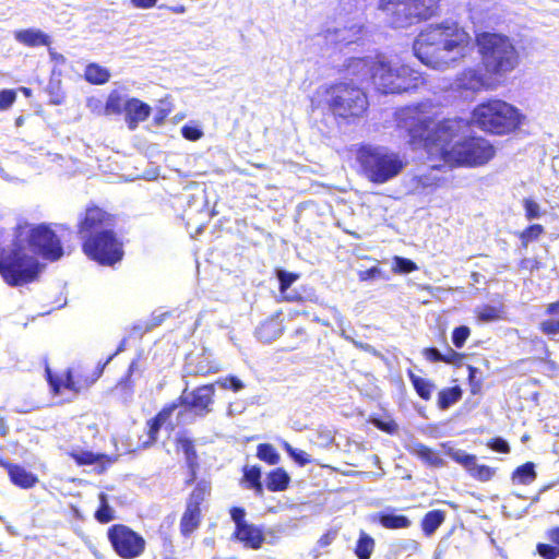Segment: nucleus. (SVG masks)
I'll return each mask as SVG.
<instances>
[{
  "instance_id": "nucleus-1",
  "label": "nucleus",
  "mask_w": 559,
  "mask_h": 559,
  "mask_svg": "<svg viewBox=\"0 0 559 559\" xmlns=\"http://www.w3.org/2000/svg\"><path fill=\"white\" fill-rule=\"evenodd\" d=\"M430 105L406 107L399 118V127L408 135L413 148H424L444 163L457 167L476 168L488 164L496 155L493 144L481 135H466L452 146L447 144L457 135L464 124L462 118H444L435 122Z\"/></svg>"
},
{
  "instance_id": "nucleus-2",
  "label": "nucleus",
  "mask_w": 559,
  "mask_h": 559,
  "mask_svg": "<svg viewBox=\"0 0 559 559\" xmlns=\"http://www.w3.org/2000/svg\"><path fill=\"white\" fill-rule=\"evenodd\" d=\"M116 215L96 202H88L79 213L76 234L81 250L102 266H114L124 255L123 242L115 231Z\"/></svg>"
},
{
  "instance_id": "nucleus-3",
  "label": "nucleus",
  "mask_w": 559,
  "mask_h": 559,
  "mask_svg": "<svg viewBox=\"0 0 559 559\" xmlns=\"http://www.w3.org/2000/svg\"><path fill=\"white\" fill-rule=\"evenodd\" d=\"M471 46V35L457 23H441L420 32L414 41V52L424 64L441 69L449 64L450 53H464Z\"/></svg>"
},
{
  "instance_id": "nucleus-4",
  "label": "nucleus",
  "mask_w": 559,
  "mask_h": 559,
  "mask_svg": "<svg viewBox=\"0 0 559 559\" xmlns=\"http://www.w3.org/2000/svg\"><path fill=\"white\" fill-rule=\"evenodd\" d=\"M312 107L324 108L334 119L349 123L367 114L369 99L359 85L352 81H338L318 87Z\"/></svg>"
},
{
  "instance_id": "nucleus-5",
  "label": "nucleus",
  "mask_w": 559,
  "mask_h": 559,
  "mask_svg": "<svg viewBox=\"0 0 559 559\" xmlns=\"http://www.w3.org/2000/svg\"><path fill=\"white\" fill-rule=\"evenodd\" d=\"M475 45L484 70L503 84L520 63V55L511 39L500 33L480 32L475 35Z\"/></svg>"
},
{
  "instance_id": "nucleus-6",
  "label": "nucleus",
  "mask_w": 559,
  "mask_h": 559,
  "mask_svg": "<svg viewBox=\"0 0 559 559\" xmlns=\"http://www.w3.org/2000/svg\"><path fill=\"white\" fill-rule=\"evenodd\" d=\"M472 121L484 132L506 135L521 127L523 115L516 107L502 99L489 98L473 109Z\"/></svg>"
},
{
  "instance_id": "nucleus-7",
  "label": "nucleus",
  "mask_w": 559,
  "mask_h": 559,
  "mask_svg": "<svg viewBox=\"0 0 559 559\" xmlns=\"http://www.w3.org/2000/svg\"><path fill=\"white\" fill-rule=\"evenodd\" d=\"M357 162L367 179L376 185L384 183L396 177L404 167L396 153L371 145H362L358 148Z\"/></svg>"
},
{
  "instance_id": "nucleus-8",
  "label": "nucleus",
  "mask_w": 559,
  "mask_h": 559,
  "mask_svg": "<svg viewBox=\"0 0 559 559\" xmlns=\"http://www.w3.org/2000/svg\"><path fill=\"white\" fill-rule=\"evenodd\" d=\"M371 78L382 94L408 92L424 82L420 74L411 67L386 61H377L372 64Z\"/></svg>"
},
{
  "instance_id": "nucleus-9",
  "label": "nucleus",
  "mask_w": 559,
  "mask_h": 559,
  "mask_svg": "<svg viewBox=\"0 0 559 559\" xmlns=\"http://www.w3.org/2000/svg\"><path fill=\"white\" fill-rule=\"evenodd\" d=\"M105 364L91 368L87 364H76L68 368L63 374L55 373L45 362V377L52 395H59L62 390L80 394L88 390L103 374Z\"/></svg>"
},
{
  "instance_id": "nucleus-10",
  "label": "nucleus",
  "mask_w": 559,
  "mask_h": 559,
  "mask_svg": "<svg viewBox=\"0 0 559 559\" xmlns=\"http://www.w3.org/2000/svg\"><path fill=\"white\" fill-rule=\"evenodd\" d=\"M106 536L111 549L121 559H136L146 549L145 538L127 524H112L108 527Z\"/></svg>"
},
{
  "instance_id": "nucleus-11",
  "label": "nucleus",
  "mask_w": 559,
  "mask_h": 559,
  "mask_svg": "<svg viewBox=\"0 0 559 559\" xmlns=\"http://www.w3.org/2000/svg\"><path fill=\"white\" fill-rule=\"evenodd\" d=\"M210 493L211 484L206 480L198 481L189 493L179 521V531L183 538L191 537L201 526L203 520L202 506Z\"/></svg>"
},
{
  "instance_id": "nucleus-12",
  "label": "nucleus",
  "mask_w": 559,
  "mask_h": 559,
  "mask_svg": "<svg viewBox=\"0 0 559 559\" xmlns=\"http://www.w3.org/2000/svg\"><path fill=\"white\" fill-rule=\"evenodd\" d=\"M230 519L235 523L231 538L240 543L245 548L259 550L265 543V535L262 527L249 523L246 520V510L242 507H231Z\"/></svg>"
},
{
  "instance_id": "nucleus-13",
  "label": "nucleus",
  "mask_w": 559,
  "mask_h": 559,
  "mask_svg": "<svg viewBox=\"0 0 559 559\" xmlns=\"http://www.w3.org/2000/svg\"><path fill=\"white\" fill-rule=\"evenodd\" d=\"M456 87L461 91L478 93L483 91H495L502 83L490 72H483L474 67L463 69L455 79Z\"/></svg>"
},
{
  "instance_id": "nucleus-14",
  "label": "nucleus",
  "mask_w": 559,
  "mask_h": 559,
  "mask_svg": "<svg viewBox=\"0 0 559 559\" xmlns=\"http://www.w3.org/2000/svg\"><path fill=\"white\" fill-rule=\"evenodd\" d=\"M215 388L214 384H202L190 392L185 390L178 397L180 406H185L195 416L204 417L212 412L214 404Z\"/></svg>"
},
{
  "instance_id": "nucleus-15",
  "label": "nucleus",
  "mask_w": 559,
  "mask_h": 559,
  "mask_svg": "<svg viewBox=\"0 0 559 559\" xmlns=\"http://www.w3.org/2000/svg\"><path fill=\"white\" fill-rule=\"evenodd\" d=\"M64 254L63 246L50 224H37V255L49 262H56Z\"/></svg>"
},
{
  "instance_id": "nucleus-16",
  "label": "nucleus",
  "mask_w": 559,
  "mask_h": 559,
  "mask_svg": "<svg viewBox=\"0 0 559 559\" xmlns=\"http://www.w3.org/2000/svg\"><path fill=\"white\" fill-rule=\"evenodd\" d=\"M450 457L462 465L468 475L477 481L487 483L491 480L497 472V468L485 464H478L475 454L466 453L465 451H448Z\"/></svg>"
},
{
  "instance_id": "nucleus-17",
  "label": "nucleus",
  "mask_w": 559,
  "mask_h": 559,
  "mask_svg": "<svg viewBox=\"0 0 559 559\" xmlns=\"http://www.w3.org/2000/svg\"><path fill=\"white\" fill-rule=\"evenodd\" d=\"M67 454L79 466L95 465V471L98 474L106 472L115 462V457L108 454L94 453L92 451L83 450L80 448H73Z\"/></svg>"
},
{
  "instance_id": "nucleus-18",
  "label": "nucleus",
  "mask_w": 559,
  "mask_h": 559,
  "mask_svg": "<svg viewBox=\"0 0 559 559\" xmlns=\"http://www.w3.org/2000/svg\"><path fill=\"white\" fill-rule=\"evenodd\" d=\"M150 115V105L135 97L127 99L124 116L130 130L136 129L139 123L145 121Z\"/></svg>"
},
{
  "instance_id": "nucleus-19",
  "label": "nucleus",
  "mask_w": 559,
  "mask_h": 559,
  "mask_svg": "<svg viewBox=\"0 0 559 559\" xmlns=\"http://www.w3.org/2000/svg\"><path fill=\"white\" fill-rule=\"evenodd\" d=\"M0 466H2L10 477V480L17 487L27 489L35 484V476L27 472L23 466L9 462L7 459L0 457Z\"/></svg>"
},
{
  "instance_id": "nucleus-20",
  "label": "nucleus",
  "mask_w": 559,
  "mask_h": 559,
  "mask_svg": "<svg viewBox=\"0 0 559 559\" xmlns=\"http://www.w3.org/2000/svg\"><path fill=\"white\" fill-rule=\"evenodd\" d=\"M421 354L424 358L429 362H443L456 367L462 366L463 360L465 358V354L456 352L451 347H448L444 354L440 353V350L436 347H425L421 350Z\"/></svg>"
},
{
  "instance_id": "nucleus-21",
  "label": "nucleus",
  "mask_w": 559,
  "mask_h": 559,
  "mask_svg": "<svg viewBox=\"0 0 559 559\" xmlns=\"http://www.w3.org/2000/svg\"><path fill=\"white\" fill-rule=\"evenodd\" d=\"M278 280L280 301L284 302H304L306 298L300 294L288 293L289 287L299 278V274L287 272L285 270H278L276 272Z\"/></svg>"
},
{
  "instance_id": "nucleus-22",
  "label": "nucleus",
  "mask_w": 559,
  "mask_h": 559,
  "mask_svg": "<svg viewBox=\"0 0 559 559\" xmlns=\"http://www.w3.org/2000/svg\"><path fill=\"white\" fill-rule=\"evenodd\" d=\"M284 331V325L278 317H271L263 321L257 329V337L263 343H271L278 338Z\"/></svg>"
},
{
  "instance_id": "nucleus-23",
  "label": "nucleus",
  "mask_w": 559,
  "mask_h": 559,
  "mask_svg": "<svg viewBox=\"0 0 559 559\" xmlns=\"http://www.w3.org/2000/svg\"><path fill=\"white\" fill-rule=\"evenodd\" d=\"M177 443L180 444L186 456L187 466L189 468V477L187 478L186 484L190 485L197 478V469L199 466L194 442L189 438L180 437L178 438Z\"/></svg>"
},
{
  "instance_id": "nucleus-24",
  "label": "nucleus",
  "mask_w": 559,
  "mask_h": 559,
  "mask_svg": "<svg viewBox=\"0 0 559 559\" xmlns=\"http://www.w3.org/2000/svg\"><path fill=\"white\" fill-rule=\"evenodd\" d=\"M547 319L543 320L538 329L547 336H555L559 334V300L549 302L545 309Z\"/></svg>"
},
{
  "instance_id": "nucleus-25",
  "label": "nucleus",
  "mask_w": 559,
  "mask_h": 559,
  "mask_svg": "<svg viewBox=\"0 0 559 559\" xmlns=\"http://www.w3.org/2000/svg\"><path fill=\"white\" fill-rule=\"evenodd\" d=\"M377 521L385 530H406L412 526V520L408 516L394 512H379Z\"/></svg>"
},
{
  "instance_id": "nucleus-26",
  "label": "nucleus",
  "mask_w": 559,
  "mask_h": 559,
  "mask_svg": "<svg viewBox=\"0 0 559 559\" xmlns=\"http://www.w3.org/2000/svg\"><path fill=\"white\" fill-rule=\"evenodd\" d=\"M447 513L444 510L435 509L428 511L420 521V528L426 537H430L444 523Z\"/></svg>"
},
{
  "instance_id": "nucleus-27",
  "label": "nucleus",
  "mask_w": 559,
  "mask_h": 559,
  "mask_svg": "<svg viewBox=\"0 0 559 559\" xmlns=\"http://www.w3.org/2000/svg\"><path fill=\"white\" fill-rule=\"evenodd\" d=\"M83 78L92 85H104L109 82L111 73L106 67L97 62H90L84 69Z\"/></svg>"
},
{
  "instance_id": "nucleus-28",
  "label": "nucleus",
  "mask_w": 559,
  "mask_h": 559,
  "mask_svg": "<svg viewBox=\"0 0 559 559\" xmlns=\"http://www.w3.org/2000/svg\"><path fill=\"white\" fill-rule=\"evenodd\" d=\"M406 374L416 392L423 401H429L436 384L432 380L416 374L412 369H407Z\"/></svg>"
},
{
  "instance_id": "nucleus-29",
  "label": "nucleus",
  "mask_w": 559,
  "mask_h": 559,
  "mask_svg": "<svg viewBox=\"0 0 559 559\" xmlns=\"http://www.w3.org/2000/svg\"><path fill=\"white\" fill-rule=\"evenodd\" d=\"M290 485V476L283 467H276L266 475L265 486L269 491L278 492L286 490Z\"/></svg>"
},
{
  "instance_id": "nucleus-30",
  "label": "nucleus",
  "mask_w": 559,
  "mask_h": 559,
  "mask_svg": "<svg viewBox=\"0 0 559 559\" xmlns=\"http://www.w3.org/2000/svg\"><path fill=\"white\" fill-rule=\"evenodd\" d=\"M412 453L427 466L435 468L444 466V460L439 455V453L424 443H415Z\"/></svg>"
},
{
  "instance_id": "nucleus-31",
  "label": "nucleus",
  "mask_w": 559,
  "mask_h": 559,
  "mask_svg": "<svg viewBox=\"0 0 559 559\" xmlns=\"http://www.w3.org/2000/svg\"><path fill=\"white\" fill-rule=\"evenodd\" d=\"M463 396V390L460 385L447 386L438 392L437 406L438 408L445 411L455 403H457Z\"/></svg>"
},
{
  "instance_id": "nucleus-32",
  "label": "nucleus",
  "mask_w": 559,
  "mask_h": 559,
  "mask_svg": "<svg viewBox=\"0 0 559 559\" xmlns=\"http://www.w3.org/2000/svg\"><path fill=\"white\" fill-rule=\"evenodd\" d=\"M127 99L119 91L112 90L105 102L103 114L105 116H119L126 111Z\"/></svg>"
},
{
  "instance_id": "nucleus-33",
  "label": "nucleus",
  "mask_w": 559,
  "mask_h": 559,
  "mask_svg": "<svg viewBox=\"0 0 559 559\" xmlns=\"http://www.w3.org/2000/svg\"><path fill=\"white\" fill-rule=\"evenodd\" d=\"M374 547V539L366 532H360L354 548V552L358 559H371Z\"/></svg>"
},
{
  "instance_id": "nucleus-34",
  "label": "nucleus",
  "mask_w": 559,
  "mask_h": 559,
  "mask_svg": "<svg viewBox=\"0 0 559 559\" xmlns=\"http://www.w3.org/2000/svg\"><path fill=\"white\" fill-rule=\"evenodd\" d=\"M537 474L535 472V465L532 462H526L518 466L512 472V480L518 484L527 485L535 480Z\"/></svg>"
},
{
  "instance_id": "nucleus-35",
  "label": "nucleus",
  "mask_w": 559,
  "mask_h": 559,
  "mask_svg": "<svg viewBox=\"0 0 559 559\" xmlns=\"http://www.w3.org/2000/svg\"><path fill=\"white\" fill-rule=\"evenodd\" d=\"M243 480L247 487L253 489L258 496L263 493V485L261 481V468L259 466H250L243 468Z\"/></svg>"
},
{
  "instance_id": "nucleus-36",
  "label": "nucleus",
  "mask_w": 559,
  "mask_h": 559,
  "mask_svg": "<svg viewBox=\"0 0 559 559\" xmlns=\"http://www.w3.org/2000/svg\"><path fill=\"white\" fill-rule=\"evenodd\" d=\"M98 498L99 506L94 512V518L98 523L107 524L116 519L115 511L109 506L106 493L100 492Z\"/></svg>"
},
{
  "instance_id": "nucleus-37",
  "label": "nucleus",
  "mask_w": 559,
  "mask_h": 559,
  "mask_svg": "<svg viewBox=\"0 0 559 559\" xmlns=\"http://www.w3.org/2000/svg\"><path fill=\"white\" fill-rule=\"evenodd\" d=\"M545 233V228L540 224H531L525 227L522 231L518 233V237L521 241V248L527 249L528 243L537 240Z\"/></svg>"
},
{
  "instance_id": "nucleus-38",
  "label": "nucleus",
  "mask_w": 559,
  "mask_h": 559,
  "mask_svg": "<svg viewBox=\"0 0 559 559\" xmlns=\"http://www.w3.org/2000/svg\"><path fill=\"white\" fill-rule=\"evenodd\" d=\"M257 456L269 465H275L280 462V454L271 443H260L257 447Z\"/></svg>"
},
{
  "instance_id": "nucleus-39",
  "label": "nucleus",
  "mask_w": 559,
  "mask_h": 559,
  "mask_svg": "<svg viewBox=\"0 0 559 559\" xmlns=\"http://www.w3.org/2000/svg\"><path fill=\"white\" fill-rule=\"evenodd\" d=\"M37 45H45L48 47L50 60L53 62L55 67L63 66L66 63V57L51 47V41L47 34L37 31Z\"/></svg>"
},
{
  "instance_id": "nucleus-40",
  "label": "nucleus",
  "mask_w": 559,
  "mask_h": 559,
  "mask_svg": "<svg viewBox=\"0 0 559 559\" xmlns=\"http://www.w3.org/2000/svg\"><path fill=\"white\" fill-rule=\"evenodd\" d=\"M418 269L417 264L406 258L403 257H394L392 271L396 274H407L416 271Z\"/></svg>"
},
{
  "instance_id": "nucleus-41",
  "label": "nucleus",
  "mask_w": 559,
  "mask_h": 559,
  "mask_svg": "<svg viewBox=\"0 0 559 559\" xmlns=\"http://www.w3.org/2000/svg\"><path fill=\"white\" fill-rule=\"evenodd\" d=\"M469 336L471 329L467 325H460L453 329L451 338L456 348H462Z\"/></svg>"
},
{
  "instance_id": "nucleus-42",
  "label": "nucleus",
  "mask_w": 559,
  "mask_h": 559,
  "mask_svg": "<svg viewBox=\"0 0 559 559\" xmlns=\"http://www.w3.org/2000/svg\"><path fill=\"white\" fill-rule=\"evenodd\" d=\"M524 211H525V217L528 221L539 218L543 215V211L540 209V205L531 198H525L522 201Z\"/></svg>"
},
{
  "instance_id": "nucleus-43",
  "label": "nucleus",
  "mask_w": 559,
  "mask_h": 559,
  "mask_svg": "<svg viewBox=\"0 0 559 559\" xmlns=\"http://www.w3.org/2000/svg\"><path fill=\"white\" fill-rule=\"evenodd\" d=\"M370 423L379 430L389 435H394L399 430L397 424L391 418L382 419L379 417H371Z\"/></svg>"
},
{
  "instance_id": "nucleus-44",
  "label": "nucleus",
  "mask_w": 559,
  "mask_h": 559,
  "mask_svg": "<svg viewBox=\"0 0 559 559\" xmlns=\"http://www.w3.org/2000/svg\"><path fill=\"white\" fill-rule=\"evenodd\" d=\"M284 449L299 466H305L311 462L310 455L307 452L297 450L287 442L284 444Z\"/></svg>"
},
{
  "instance_id": "nucleus-45",
  "label": "nucleus",
  "mask_w": 559,
  "mask_h": 559,
  "mask_svg": "<svg viewBox=\"0 0 559 559\" xmlns=\"http://www.w3.org/2000/svg\"><path fill=\"white\" fill-rule=\"evenodd\" d=\"M180 406V402H178V399L165 404L162 409L154 416L162 425L166 424L173 413Z\"/></svg>"
},
{
  "instance_id": "nucleus-46",
  "label": "nucleus",
  "mask_w": 559,
  "mask_h": 559,
  "mask_svg": "<svg viewBox=\"0 0 559 559\" xmlns=\"http://www.w3.org/2000/svg\"><path fill=\"white\" fill-rule=\"evenodd\" d=\"M536 549L538 555L544 559H557L559 557V547L556 545L539 543Z\"/></svg>"
},
{
  "instance_id": "nucleus-47",
  "label": "nucleus",
  "mask_w": 559,
  "mask_h": 559,
  "mask_svg": "<svg viewBox=\"0 0 559 559\" xmlns=\"http://www.w3.org/2000/svg\"><path fill=\"white\" fill-rule=\"evenodd\" d=\"M477 319L483 322L493 321L499 318V313L496 307L485 305L477 310Z\"/></svg>"
},
{
  "instance_id": "nucleus-48",
  "label": "nucleus",
  "mask_w": 559,
  "mask_h": 559,
  "mask_svg": "<svg viewBox=\"0 0 559 559\" xmlns=\"http://www.w3.org/2000/svg\"><path fill=\"white\" fill-rule=\"evenodd\" d=\"M487 445L492 451L498 452V453H502V454H507L511 450L509 443L504 439H502L500 437L491 438L487 442Z\"/></svg>"
},
{
  "instance_id": "nucleus-49",
  "label": "nucleus",
  "mask_w": 559,
  "mask_h": 559,
  "mask_svg": "<svg viewBox=\"0 0 559 559\" xmlns=\"http://www.w3.org/2000/svg\"><path fill=\"white\" fill-rule=\"evenodd\" d=\"M381 277H384V276H383L381 269L378 266H371L367 270L358 272V280L360 282H368V281H372L376 278H381Z\"/></svg>"
},
{
  "instance_id": "nucleus-50",
  "label": "nucleus",
  "mask_w": 559,
  "mask_h": 559,
  "mask_svg": "<svg viewBox=\"0 0 559 559\" xmlns=\"http://www.w3.org/2000/svg\"><path fill=\"white\" fill-rule=\"evenodd\" d=\"M518 266L521 271L533 273L534 271L542 269L543 263L537 259L523 258L519 261Z\"/></svg>"
},
{
  "instance_id": "nucleus-51",
  "label": "nucleus",
  "mask_w": 559,
  "mask_h": 559,
  "mask_svg": "<svg viewBox=\"0 0 559 559\" xmlns=\"http://www.w3.org/2000/svg\"><path fill=\"white\" fill-rule=\"evenodd\" d=\"M16 99V93L13 90L0 91V110H5L13 105Z\"/></svg>"
},
{
  "instance_id": "nucleus-52",
  "label": "nucleus",
  "mask_w": 559,
  "mask_h": 559,
  "mask_svg": "<svg viewBox=\"0 0 559 559\" xmlns=\"http://www.w3.org/2000/svg\"><path fill=\"white\" fill-rule=\"evenodd\" d=\"M146 426L148 440L153 443L157 440L158 432L163 425L155 417H153L147 420Z\"/></svg>"
},
{
  "instance_id": "nucleus-53",
  "label": "nucleus",
  "mask_w": 559,
  "mask_h": 559,
  "mask_svg": "<svg viewBox=\"0 0 559 559\" xmlns=\"http://www.w3.org/2000/svg\"><path fill=\"white\" fill-rule=\"evenodd\" d=\"M181 133L182 136L189 141H197L203 135L199 128L192 126H183L181 128Z\"/></svg>"
},
{
  "instance_id": "nucleus-54",
  "label": "nucleus",
  "mask_w": 559,
  "mask_h": 559,
  "mask_svg": "<svg viewBox=\"0 0 559 559\" xmlns=\"http://www.w3.org/2000/svg\"><path fill=\"white\" fill-rule=\"evenodd\" d=\"M292 336L296 337L298 341L296 342V344H295L294 346H290V347H289V349H290V350H295V349H297V348L299 347V345H300V344H305V343H307V342H308V340H309V335H308V333H307L306 329H305V328H302V326L297 328V329L294 331V333H293V335H292Z\"/></svg>"
},
{
  "instance_id": "nucleus-55",
  "label": "nucleus",
  "mask_w": 559,
  "mask_h": 559,
  "mask_svg": "<svg viewBox=\"0 0 559 559\" xmlns=\"http://www.w3.org/2000/svg\"><path fill=\"white\" fill-rule=\"evenodd\" d=\"M16 38L27 46H35V31L33 29L17 32Z\"/></svg>"
},
{
  "instance_id": "nucleus-56",
  "label": "nucleus",
  "mask_w": 559,
  "mask_h": 559,
  "mask_svg": "<svg viewBox=\"0 0 559 559\" xmlns=\"http://www.w3.org/2000/svg\"><path fill=\"white\" fill-rule=\"evenodd\" d=\"M134 367H135V362L133 361L130 364V366L127 370V373L118 381L117 386H126L130 391H132L133 383H132L131 377H132Z\"/></svg>"
},
{
  "instance_id": "nucleus-57",
  "label": "nucleus",
  "mask_w": 559,
  "mask_h": 559,
  "mask_svg": "<svg viewBox=\"0 0 559 559\" xmlns=\"http://www.w3.org/2000/svg\"><path fill=\"white\" fill-rule=\"evenodd\" d=\"M546 537L551 542L552 545H556L559 547V525L549 528L546 532Z\"/></svg>"
},
{
  "instance_id": "nucleus-58",
  "label": "nucleus",
  "mask_w": 559,
  "mask_h": 559,
  "mask_svg": "<svg viewBox=\"0 0 559 559\" xmlns=\"http://www.w3.org/2000/svg\"><path fill=\"white\" fill-rule=\"evenodd\" d=\"M226 380L230 382V385L229 386H227L226 384H222V385L224 388H230L234 392H238L243 388V383L237 377L229 376Z\"/></svg>"
},
{
  "instance_id": "nucleus-59",
  "label": "nucleus",
  "mask_w": 559,
  "mask_h": 559,
  "mask_svg": "<svg viewBox=\"0 0 559 559\" xmlns=\"http://www.w3.org/2000/svg\"><path fill=\"white\" fill-rule=\"evenodd\" d=\"M157 0H131V3L139 9H150L156 4Z\"/></svg>"
},
{
  "instance_id": "nucleus-60",
  "label": "nucleus",
  "mask_w": 559,
  "mask_h": 559,
  "mask_svg": "<svg viewBox=\"0 0 559 559\" xmlns=\"http://www.w3.org/2000/svg\"><path fill=\"white\" fill-rule=\"evenodd\" d=\"M126 344H127V340H122L120 342V344L118 345L117 349L115 350V353H112L103 364H105V367L110 362V360L117 356L118 354H120L121 352L124 350L126 348Z\"/></svg>"
},
{
  "instance_id": "nucleus-61",
  "label": "nucleus",
  "mask_w": 559,
  "mask_h": 559,
  "mask_svg": "<svg viewBox=\"0 0 559 559\" xmlns=\"http://www.w3.org/2000/svg\"><path fill=\"white\" fill-rule=\"evenodd\" d=\"M333 537H334V536H333L330 532H328V533L323 534V535L319 538V540H318L319 546H320V547H326V546H329V545L332 543Z\"/></svg>"
},
{
  "instance_id": "nucleus-62",
  "label": "nucleus",
  "mask_w": 559,
  "mask_h": 559,
  "mask_svg": "<svg viewBox=\"0 0 559 559\" xmlns=\"http://www.w3.org/2000/svg\"><path fill=\"white\" fill-rule=\"evenodd\" d=\"M167 116H168V110H165V109L159 110L156 114V116L154 117V123L157 126L162 124Z\"/></svg>"
},
{
  "instance_id": "nucleus-63",
  "label": "nucleus",
  "mask_w": 559,
  "mask_h": 559,
  "mask_svg": "<svg viewBox=\"0 0 559 559\" xmlns=\"http://www.w3.org/2000/svg\"><path fill=\"white\" fill-rule=\"evenodd\" d=\"M59 307H60V305L56 306V308H59ZM40 308L41 309H40V311L37 312V316H45V314L49 313L52 309H55V307H48V305H46V304H43L40 306Z\"/></svg>"
},
{
  "instance_id": "nucleus-64",
  "label": "nucleus",
  "mask_w": 559,
  "mask_h": 559,
  "mask_svg": "<svg viewBox=\"0 0 559 559\" xmlns=\"http://www.w3.org/2000/svg\"><path fill=\"white\" fill-rule=\"evenodd\" d=\"M476 370H477V369H476L475 367H473V366H469V367H468V378H469V380H472V379H473V377H474V374H475Z\"/></svg>"
}]
</instances>
